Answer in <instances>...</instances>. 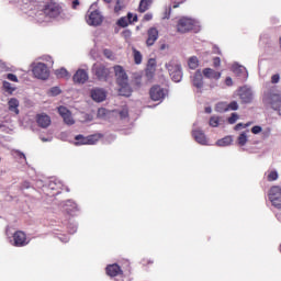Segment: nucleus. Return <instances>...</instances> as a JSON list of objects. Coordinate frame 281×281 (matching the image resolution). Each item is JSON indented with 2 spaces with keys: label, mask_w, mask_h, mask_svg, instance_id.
<instances>
[{
  "label": "nucleus",
  "mask_w": 281,
  "mask_h": 281,
  "mask_svg": "<svg viewBox=\"0 0 281 281\" xmlns=\"http://www.w3.org/2000/svg\"><path fill=\"white\" fill-rule=\"evenodd\" d=\"M55 75L57 78H66V80H69V78H71V75L65 68L55 70Z\"/></svg>",
  "instance_id": "nucleus-26"
},
{
  "label": "nucleus",
  "mask_w": 281,
  "mask_h": 281,
  "mask_svg": "<svg viewBox=\"0 0 281 281\" xmlns=\"http://www.w3.org/2000/svg\"><path fill=\"white\" fill-rule=\"evenodd\" d=\"M251 123H247L246 125H244L243 123H238L236 126H235V131H240V128H247V126H250Z\"/></svg>",
  "instance_id": "nucleus-46"
},
{
  "label": "nucleus",
  "mask_w": 281,
  "mask_h": 281,
  "mask_svg": "<svg viewBox=\"0 0 281 281\" xmlns=\"http://www.w3.org/2000/svg\"><path fill=\"white\" fill-rule=\"evenodd\" d=\"M42 142H47V138H42Z\"/></svg>",
  "instance_id": "nucleus-60"
},
{
  "label": "nucleus",
  "mask_w": 281,
  "mask_h": 281,
  "mask_svg": "<svg viewBox=\"0 0 281 281\" xmlns=\"http://www.w3.org/2000/svg\"><path fill=\"white\" fill-rule=\"evenodd\" d=\"M7 79L10 80L11 82H19V78L14 74H8Z\"/></svg>",
  "instance_id": "nucleus-42"
},
{
  "label": "nucleus",
  "mask_w": 281,
  "mask_h": 281,
  "mask_svg": "<svg viewBox=\"0 0 281 281\" xmlns=\"http://www.w3.org/2000/svg\"><path fill=\"white\" fill-rule=\"evenodd\" d=\"M218 122H220L218 116H212L210 119V126H213L214 128H216V126H218Z\"/></svg>",
  "instance_id": "nucleus-38"
},
{
  "label": "nucleus",
  "mask_w": 281,
  "mask_h": 281,
  "mask_svg": "<svg viewBox=\"0 0 281 281\" xmlns=\"http://www.w3.org/2000/svg\"><path fill=\"white\" fill-rule=\"evenodd\" d=\"M16 155L20 157V159H25V154L22 151L15 150Z\"/></svg>",
  "instance_id": "nucleus-55"
},
{
  "label": "nucleus",
  "mask_w": 281,
  "mask_h": 281,
  "mask_svg": "<svg viewBox=\"0 0 281 281\" xmlns=\"http://www.w3.org/2000/svg\"><path fill=\"white\" fill-rule=\"evenodd\" d=\"M106 276H110V278H116V276H122L124 271H122V268L117 263L109 265L105 268Z\"/></svg>",
  "instance_id": "nucleus-16"
},
{
  "label": "nucleus",
  "mask_w": 281,
  "mask_h": 281,
  "mask_svg": "<svg viewBox=\"0 0 281 281\" xmlns=\"http://www.w3.org/2000/svg\"><path fill=\"white\" fill-rule=\"evenodd\" d=\"M116 25H119V27H128V25H131V21H128L126 16H122L117 20Z\"/></svg>",
  "instance_id": "nucleus-30"
},
{
  "label": "nucleus",
  "mask_w": 281,
  "mask_h": 281,
  "mask_svg": "<svg viewBox=\"0 0 281 281\" xmlns=\"http://www.w3.org/2000/svg\"><path fill=\"white\" fill-rule=\"evenodd\" d=\"M192 137L198 142V144H201L202 146H207V137H205V133L203 131L195 128L192 131Z\"/></svg>",
  "instance_id": "nucleus-17"
},
{
  "label": "nucleus",
  "mask_w": 281,
  "mask_h": 281,
  "mask_svg": "<svg viewBox=\"0 0 281 281\" xmlns=\"http://www.w3.org/2000/svg\"><path fill=\"white\" fill-rule=\"evenodd\" d=\"M76 139V143L75 145L76 146H93V144H95V136H88V137H85L83 135H77L75 137Z\"/></svg>",
  "instance_id": "nucleus-14"
},
{
  "label": "nucleus",
  "mask_w": 281,
  "mask_h": 281,
  "mask_svg": "<svg viewBox=\"0 0 281 281\" xmlns=\"http://www.w3.org/2000/svg\"><path fill=\"white\" fill-rule=\"evenodd\" d=\"M173 8H177V4H175Z\"/></svg>",
  "instance_id": "nucleus-62"
},
{
  "label": "nucleus",
  "mask_w": 281,
  "mask_h": 281,
  "mask_svg": "<svg viewBox=\"0 0 281 281\" xmlns=\"http://www.w3.org/2000/svg\"><path fill=\"white\" fill-rule=\"evenodd\" d=\"M2 87L4 91H7V93H14V88L12 87V83H10L9 81H3Z\"/></svg>",
  "instance_id": "nucleus-32"
},
{
  "label": "nucleus",
  "mask_w": 281,
  "mask_h": 281,
  "mask_svg": "<svg viewBox=\"0 0 281 281\" xmlns=\"http://www.w3.org/2000/svg\"><path fill=\"white\" fill-rule=\"evenodd\" d=\"M236 95H238L241 104H251V102H254L255 95L254 88L250 86L239 87L236 90Z\"/></svg>",
  "instance_id": "nucleus-3"
},
{
  "label": "nucleus",
  "mask_w": 281,
  "mask_h": 281,
  "mask_svg": "<svg viewBox=\"0 0 281 281\" xmlns=\"http://www.w3.org/2000/svg\"><path fill=\"white\" fill-rule=\"evenodd\" d=\"M150 5H153V0H140L138 5V12H140V14H144V12H147V10L150 9Z\"/></svg>",
  "instance_id": "nucleus-25"
},
{
  "label": "nucleus",
  "mask_w": 281,
  "mask_h": 281,
  "mask_svg": "<svg viewBox=\"0 0 281 281\" xmlns=\"http://www.w3.org/2000/svg\"><path fill=\"white\" fill-rule=\"evenodd\" d=\"M158 38H159V30H157V27H149L147 30V40H146L147 47H153V45L157 43Z\"/></svg>",
  "instance_id": "nucleus-11"
},
{
  "label": "nucleus",
  "mask_w": 281,
  "mask_h": 281,
  "mask_svg": "<svg viewBox=\"0 0 281 281\" xmlns=\"http://www.w3.org/2000/svg\"><path fill=\"white\" fill-rule=\"evenodd\" d=\"M36 122L41 128H48L52 125V117L45 113L37 114Z\"/></svg>",
  "instance_id": "nucleus-15"
},
{
  "label": "nucleus",
  "mask_w": 281,
  "mask_h": 281,
  "mask_svg": "<svg viewBox=\"0 0 281 281\" xmlns=\"http://www.w3.org/2000/svg\"><path fill=\"white\" fill-rule=\"evenodd\" d=\"M113 69H114V76L116 78V83L126 85L128 82V75L126 74V70H124V67L120 65H115Z\"/></svg>",
  "instance_id": "nucleus-8"
},
{
  "label": "nucleus",
  "mask_w": 281,
  "mask_h": 281,
  "mask_svg": "<svg viewBox=\"0 0 281 281\" xmlns=\"http://www.w3.org/2000/svg\"><path fill=\"white\" fill-rule=\"evenodd\" d=\"M205 113H212V108H205Z\"/></svg>",
  "instance_id": "nucleus-57"
},
{
  "label": "nucleus",
  "mask_w": 281,
  "mask_h": 281,
  "mask_svg": "<svg viewBox=\"0 0 281 281\" xmlns=\"http://www.w3.org/2000/svg\"><path fill=\"white\" fill-rule=\"evenodd\" d=\"M123 34H125V36H131V31H125Z\"/></svg>",
  "instance_id": "nucleus-58"
},
{
  "label": "nucleus",
  "mask_w": 281,
  "mask_h": 281,
  "mask_svg": "<svg viewBox=\"0 0 281 281\" xmlns=\"http://www.w3.org/2000/svg\"><path fill=\"white\" fill-rule=\"evenodd\" d=\"M215 111L217 113H225V112L229 111V105L227 102H220L215 105Z\"/></svg>",
  "instance_id": "nucleus-27"
},
{
  "label": "nucleus",
  "mask_w": 281,
  "mask_h": 281,
  "mask_svg": "<svg viewBox=\"0 0 281 281\" xmlns=\"http://www.w3.org/2000/svg\"><path fill=\"white\" fill-rule=\"evenodd\" d=\"M103 55L105 56V58H108L109 60H113L114 56H113V50L105 48L103 49Z\"/></svg>",
  "instance_id": "nucleus-36"
},
{
  "label": "nucleus",
  "mask_w": 281,
  "mask_h": 281,
  "mask_svg": "<svg viewBox=\"0 0 281 281\" xmlns=\"http://www.w3.org/2000/svg\"><path fill=\"white\" fill-rule=\"evenodd\" d=\"M193 87H196V89H203V72H201V70H196L193 79Z\"/></svg>",
  "instance_id": "nucleus-23"
},
{
  "label": "nucleus",
  "mask_w": 281,
  "mask_h": 281,
  "mask_svg": "<svg viewBox=\"0 0 281 281\" xmlns=\"http://www.w3.org/2000/svg\"><path fill=\"white\" fill-rule=\"evenodd\" d=\"M188 65L191 69H196V67H199V58H196V56L191 57Z\"/></svg>",
  "instance_id": "nucleus-31"
},
{
  "label": "nucleus",
  "mask_w": 281,
  "mask_h": 281,
  "mask_svg": "<svg viewBox=\"0 0 281 281\" xmlns=\"http://www.w3.org/2000/svg\"><path fill=\"white\" fill-rule=\"evenodd\" d=\"M50 93H52V95H60V88H58V87H53V88L50 89Z\"/></svg>",
  "instance_id": "nucleus-45"
},
{
  "label": "nucleus",
  "mask_w": 281,
  "mask_h": 281,
  "mask_svg": "<svg viewBox=\"0 0 281 281\" xmlns=\"http://www.w3.org/2000/svg\"><path fill=\"white\" fill-rule=\"evenodd\" d=\"M121 87L119 89V95H123L124 98H131L133 94V88L128 85V81L126 83L119 85Z\"/></svg>",
  "instance_id": "nucleus-20"
},
{
  "label": "nucleus",
  "mask_w": 281,
  "mask_h": 281,
  "mask_svg": "<svg viewBox=\"0 0 281 281\" xmlns=\"http://www.w3.org/2000/svg\"><path fill=\"white\" fill-rule=\"evenodd\" d=\"M34 78L38 80H47L49 78V68L46 64L37 63L32 69Z\"/></svg>",
  "instance_id": "nucleus-6"
},
{
  "label": "nucleus",
  "mask_w": 281,
  "mask_h": 281,
  "mask_svg": "<svg viewBox=\"0 0 281 281\" xmlns=\"http://www.w3.org/2000/svg\"><path fill=\"white\" fill-rule=\"evenodd\" d=\"M177 82H181V79H178Z\"/></svg>",
  "instance_id": "nucleus-61"
},
{
  "label": "nucleus",
  "mask_w": 281,
  "mask_h": 281,
  "mask_svg": "<svg viewBox=\"0 0 281 281\" xmlns=\"http://www.w3.org/2000/svg\"><path fill=\"white\" fill-rule=\"evenodd\" d=\"M278 82H280V75L276 74L271 77V83L272 85H278Z\"/></svg>",
  "instance_id": "nucleus-43"
},
{
  "label": "nucleus",
  "mask_w": 281,
  "mask_h": 281,
  "mask_svg": "<svg viewBox=\"0 0 281 281\" xmlns=\"http://www.w3.org/2000/svg\"><path fill=\"white\" fill-rule=\"evenodd\" d=\"M251 133H254V135H258V133H262V127L256 125L251 128Z\"/></svg>",
  "instance_id": "nucleus-44"
},
{
  "label": "nucleus",
  "mask_w": 281,
  "mask_h": 281,
  "mask_svg": "<svg viewBox=\"0 0 281 281\" xmlns=\"http://www.w3.org/2000/svg\"><path fill=\"white\" fill-rule=\"evenodd\" d=\"M238 114L237 113H232L231 117H228V124H236L238 122Z\"/></svg>",
  "instance_id": "nucleus-37"
},
{
  "label": "nucleus",
  "mask_w": 281,
  "mask_h": 281,
  "mask_svg": "<svg viewBox=\"0 0 281 281\" xmlns=\"http://www.w3.org/2000/svg\"><path fill=\"white\" fill-rule=\"evenodd\" d=\"M19 101L16 98H11L9 101H8V106H9V111L11 113H14L15 115H19L20 111H19Z\"/></svg>",
  "instance_id": "nucleus-24"
},
{
  "label": "nucleus",
  "mask_w": 281,
  "mask_h": 281,
  "mask_svg": "<svg viewBox=\"0 0 281 281\" xmlns=\"http://www.w3.org/2000/svg\"><path fill=\"white\" fill-rule=\"evenodd\" d=\"M122 10H124V5H122V0H117L116 4L114 7L115 14H120V12H122Z\"/></svg>",
  "instance_id": "nucleus-35"
},
{
  "label": "nucleus",
  "mask_w": 281,
  "mask_h": 281,
  "mask_svg": "<svg viewBox=\"0 0 281 281\" xmlns=\"http://www.w3.org/2000/svg\"><path fill=\"white\" fill-rule=\"evenodd\" d=\"M177 76H178V78H180V80H181V78H183V70L181 69L180 66H177Z\"/></svg>",
  "instance_id": "nucleus-50"
},
{
  "label": "nucleus",
  "mask_w": 281,
  "mask_h": 281,
  "mask_svg": "<svg viewBox=\"0 0 281 281\" xmlns=\"http://www.w3.org/2000/svg\"><path fill=\"white\" fill-rule=\"evenodd\" d=\"M156 65H157V61H156L155 59L150 58V59L148 60V66H149V67H156Z\"/></svg>",
  "instance_id": "nucleus-53"
},
{
  "label": "nucleus",
  "mask_w": 281,
  "mask_h": 281,
  "mask_svg": "<svg viewBox=\"0 0 281 281\" xmlns=\"http://www.w3.org/2000/svg\"><path fill=\"white\" fill-rule=\"evenodd\" d=\"M30 245V240H27V235L23 231H16L13 234V247H25Z\"/></svg>",
  "instance_id": "nucleus-7"
},
{
  "label": "nucleus",
  "mask_w": 281,
  "mask_h": 281,
  "mask_svg": "<svg viewBox=\"0 0 281 281\" xmlns=\"http://www.w3.org/2000/svg\"><path fill=\"white\" fill-rule=\"evenodd\" d=\"M269 200L274 207H281V188L272 187L269 191Z\"/></svg>",
  "instance_id": "nucleus-9"
},
{
  "label": "nucleus",
  "mask_w": 281,
  "mask_h": 281,
  "mask_svg": "<svg viewBox=\"0 0 281 281\" xmlns=\"http://www.w3.org/2000/svg\"><path fill=\"white\" fill-rule=\"evenodd\" d=\"M228 111H238V102L233 101L228 103Z\"/></svg>",
  "instance_id": "nucleus-40"
},
{
  "label": "nucleus",
  "mask_w": 281,
  "mask_h": 281,
  "mask_svg": "<svg viewBox=\"0 0 281 281\" xmlns=\"http://www.w3.org/2000/svg\"><path fill=\"white\" fill-rule=\"evenodd\" d=\"M178 32L186 34V32H201V24L190 18H181L178 21Z\"/></svg>",
  "instance_id": "nucleus-2"
},
{
  "label": "nucleus",
  "mask_w": 281,
  "mask_h": 281,
  "mask_svg": "<svg viewBox=\"0 0 281 281\" xmlns=\"http://www.w3.org/2000/svg\"><path fill=\"white\" fill-rule=\"evenodd\" d=\"M263 103L269 104L274 111H279L281 106V95L280 93L270 90L263 94Z\"/></svg>",
  "instance_id": "nucleus-4"
},
{
  "label": "nucleus",
  "mask_w": 281,
  "mask_h": 281,
  "mask_svg": "<svg viewBox=\"0 0 281 281\" xmlns=\"http://www.w3.org/2000/svg\"><path fill=\"white\" fill-rule=\"evenodd\" d=\"M170 12H171V9H167L166 12H165V16L164 19H170Z\"/></svg>",
  "instance_id": "nucleus-54"
},
{
  "label": "nucleus",
  "mask_w": 281,
  "mask_h": 281,
  "mask_svg": "<svg viewBox=\"0 0 281 281\" xmlns=\"http://www.w3.org/2000/svg\"><path fill=\"white\" fill-rule=\"evenodd\" d=\"M75 85H85L89 80V72L85 69H78L72 76Z\"/></svg>",
  "instance_id": "nucleus-12"
},
{
  "label": "nucleus",
  "mask_w": 281,
  "mask_h": 281,
  "mask_svg": "<svg viewBox=\"0 0 281 281\" xmlns=\"http://www.w3.org/2000/svg\"><path fill=\"white\" fill-rule=\"evenodd\" d=\"M202 74L205 78H209L210 80H220L221 78V72L212 68H204Z\"/></svg>",
  "instance_id": "nucleus-22"
},
{
  "label": "nucleus",
  "mask_w": 281,
  "mask_h": 281,
  "mask_svg": "<svg viewBox=\"0 0 281 281\" xmlns=\"http://www.w3.org/2000/svg\"><path fill=\"white\" fill-rule=\"evenodd\" d=\"M237 142H238L239 146H245V144H247V134L246 133H241L238 136Z\"/></svg>",
  "instance_id": "nucleus-34"
},
{
  "label": "nucleus",
  "mask_w": 281,
  "mask_h": 281,
  "mask_svg": "<svg viewBox=\"0 0 281 281\" xmlns=\"http://www.w3.org/2000/svg\"><path fill=\"white\" fill-rule=\"evenodd\" d=\"M149 95L154 102H159V100H164V98H166V90L159 86H154L149 90Z\"/></svg>",
  "instance_id": "nucleus-10"
},
{
  "label": "nucleus",
  "mask_w": 281,
  "mask_h": 281,
  "mask_svg": "<svg viewBox=\"0 0 281 281\" xmlns=\"http://www.w3.org/2000/svg\"><path fill=\"white\" fill-rule=\"evenodd\" d=\"M278 179V171H270L268 175V181H277Z\"/></svg>",
  "instance_id": "nucleus-39"
},
{
  "label": "nucleus",
  "mask_w": 281,
  "mask_h": 281,
  "mask_svg": "<svg viewBox=\"0 0 281 281\" xmlns=\"http://www.w3.org/2000/svg\"><path fill=\"white\" fill-rule=\"evenodd\" d=\"M133 56H134L135 65H142V60H143L142 53L136 48H133Z\"/></svg>",
  "instance_id": "nucleus-28"
},
{
  "label": "nucleus",
  "mask_w": 281,
  "mask_h": 281,
  "mask_svg": "<svg viewBox=\"0 0 281 281\" xmlns=\"http://www.w3.org/2000/svg\"><path fill=\"white\" fill-rule=\"evenodd\" d=\"M233 71L236 76L244 78V80H247V78L249 77V74L247 72V68H245L244 66H240L238 64H235L233 66Z\"/></svg>",
  "instance_id": "nucleus-21"
},
{
  "label": "nucleus",
  "mask_w": 281,
  "mask_h": 281,
  "mask_svg": "<svg viewBox=\"0 0 281 281\" xmlns=\"http://www.w3.org/2000/svg\"><path fill=\"white\" fill-rule=\"evenodd\" d=\"M98 115H99V117H102V115H106V109H104V108L99 109Z\"/></svg>",
  "instance_id": "nucleus-51"
},
{
  "label": "nucleus",
  "mask_w": 281,
  "mask_h": 281,
  "mask_svg": "<svg viewBox=\"0 0 281 281\" xmlns=\"http://www.w3.org/2000/svg\"><path fill=\"white\" fill-rule=\"evenodd\" d=\"M92 74L98 80L106 82L109 76H111V69L104 66V64L97 63L92 66Z\"/></svg>",
  "instance_id": "nucleus-5"
},
{
  "label": "nucleus",
  "mask_w": 281,
  "mask_h": 281,
  "mask_svg": "<svg viewBox=\"0 0 281 281\" xmlns=\"http://www.w3.org/2000/svg\"><path fill=\"white\" fill-rule=\"evenodd\" d=\"M229 144H232V138L229 136H226L216 142V145L222 147L229 146Z\"/></svg>",
  "instance_id": "nucleus-29"
},
{
  "label": "nucleus",
  "mask_w": 281,
  "mask_h": 281,
  "mask_svg": "<svg viewBox=\"0 0 281 281\" xmlns=\"http://www.w3.org/2000/svg\"><path fill=\"white\" fill-rule=\"evenodd\" d=\"M105 3H111L112 0H103Z\"/></svg>",
  "instance_id": "nucleus-59"
},
{
  "label": "nucleus",
  "mask_w": 281,
  "mask_h": 281,
  "mask_svg": "<svg viewBox=\"0 0 281 281\" xmlns=\"http://www.w3.org/2000/svg\"><path fill=\"white\" fill-rule=\"evenodd\" d=\"M87 22L89 25H101L102 24V14H100V11L94 10L89 14Z\"/></svg>",
  "instance_id": "nucleus-18"
},
{
  "label": "nucleus",
  "mask_w": 281,
  "mask_h": 281,
  "mask_svg": "<svg viewBox=\"0 0 281 281\" xmlns=\"http://www.w3.org/2000/svg\"><path fill=\"white\" fill-rule=\"evenodd\" d=\"M131 23H137V14L133 15V13H127V18H126Z\"/></svg>",
  "instance_id": "nucleus-41"
},
{
  "label": "nucleus",
  "mask_w": 281,
  "mask_h": 281,
  "mask_svg": "<svg viewBox=\"0 0 281 281\" xmlns=\"http://www.w3.org/2000/svg\"><path fill=\"white\" fill-rule=\"evenodd\" d=\"M80 5V0H72V10H76Z\"/></svg>",
  "instance_id": "nucleus-52"
},
{
  "label": "nucleus",
  "mask_w": 281,
  "mask_h": 281,
  "mask_svg": "<svg viewBox=\"0 0 281 281\" xmlns=\"http://www.w3.org/2000/svg\"><path fill=\"white\" fill-rule=\"evenodd\" d=\"M120 115L121 117H126V115H128V112H121Z\"/></svg>",
  "instance_id": "nucleus-56"
},
{
  "label": "nucleus",
  "mask_w": 281,
  "mask_h": 281,
  "mask_svg": "<svg viewBox=\"0 0 281 281\" xmlns=\"http://www.w3.org/2000/svg\"><path fill=\"white\" fill-rule=\"evenodd\" d=\"M143 21H146V22L153 21V13H146L143 18Z\"/></svg>",
  "instance_id": "nucleus-49"
},
{
  "label": "nucleus",
  "mask_w": 281,
  "mask_h": 281,
  "mask_svg": "<svg viewBox=\"0 0 281 281\" xmlns=\"http://www.w3.org/2000/svg\"><path fill=\"white\" fill-rule=\"evenodd\" d=\"M213 66L214 67H221V58L220 57H214L213 58Z\"/></svg>",
  "instance_id": "nucleus-47"
},
{
  "label": "nucleus",
  "mask_w": 281,
  "mask_h": 281,
  "mask_svg": "<svg viewBox=\"0 0 281 281\" xmlns=\"http://www.w3.org/2000/svg\"><path fill=\"white\" fill-rule=\"evenodd\" d=\"M225 85H226V87H233L234 86V81L232 80V77H227L225 79Z\"/></svg>",
  "instance_id": "nucleus-48"
},
{
  "label": "nucleus",
  "mask_w": 281,
  "mask_h": 281,
  "mask_svg": "<svg viewBox=\"0 0 281 281\" xmlns=\"http://www.w3.org/2000/svg\"><path fill=\"white\" fill-rule=\"evenodd\" d=\"M166 67L169 72H171L172 78H175V71H177V66L175 65V61H169L166 64Z\"/></svg>",
  "instance_id": "nucleus-33"
},
{
  "label": "nucleus",
  "mask_w": 281,
  "mask_h": 281,
  "mask_svg": "<svg viewBox=\"0 0 281 281\" xmlns=\"http://www.w3.org/2000/svg\"><path fill=\"white\" fill-rule=\"evenodd\" d=\"M24 5H29L30 10H38L49 19H56L60 14V5L56 2H40L37 0H21Z\"/></svg>",
  "instance_id": "nucleus-1"
},
{
  "label": "nucleus",
  "mask_w": 281,
  "mask_h": 281,
  "mask_svg": "<svg viewBox=\"0 0 281 281\" xmlns=\"http://www.w3.org/2000/svg\"><path fill=\"white\" fill-rule=\"evenodd\" d=\"M91 98L94 102H104L106 100V92L102 89H93L91 91Z\"/></svg>",
  "instance_id": "nucleus-19"
},
{
  "label": "nucleus",
  "mask_w": 281,
  "mask_h": 281,
  "mask_svg": "<svg viewBox=\"0 0 281 281\" xmlns=\"http://www.w3.org/2000/svg\"><path fill=\"white\" fill-rule=\"evenodd\" d=\"M58 113L68 126L76 124V121H74V117L71 116V112L66 106H59Z\"/></svg>",
  "instance_id": "nucleus-13"
}]
</instances>
